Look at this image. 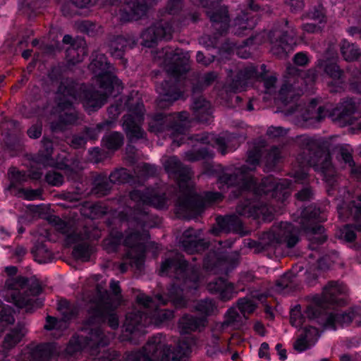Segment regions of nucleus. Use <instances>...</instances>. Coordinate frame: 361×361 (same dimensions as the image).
<instances>
[{"label":"nucleus","mask_w":361,"mask_h":361,"mask_svg":"<svg viewBox=\"0 0 361 361\" xmlns=\"http://www.w3.org/2000/svg\"><path fill=\"white\" fill-rule=\"evenodd\" d=\"M117 307H107L98 302L89 303V319L85 322L80 334L70 340L65 356L68 359L80 352H87L94 356L92 361H187L191 353L193 339L180 341L176 347L171 350L166 337L161 334L152 336L147 344L139 350L127 352L122 359L114 350L102 351L114 336L105 334L102 324L107 321L109 326L115 329L118 326V318L114 313Z\"/></svg>","instance_id":"obj_1"},{"label":"nucleus","mask_w":361,"mask_h":361,"mask_svg":"<svg viewBox=\"0 0 361 361\" xmlns=\"http://www.w3.org/2000/svg\"><path fill=\"white\" fill-rule=\"evenodd\" d=\"M171 204V199L154 189L147 188L144 191L134 190L128 197L118 200L119 207L114 215L121 221H126L128 230L123 235L118 231H111L103 240V247L108 252L117 250L122 243L126 248L123 262L120 270L126 272L129 267L140 271L142 269L147 248L153 249L155 255L159 250V244L148 242L149 228L156 227L161 223L157 216L149 214L148 207L152 206L158 209H166Z\"/></svg>","instance_id":"obj_2"},{"label":"nucleus","mask_w":361,"mask_h":361,"mask_svg":"<svg viewBox=\"0 0 361 361\" xmlns=\"http://www.w3.org/2000/svg\"><path fill=\"white\" fill-rule=\"evenodd\" d=\"M264 142H260L247 152V164L231 175L223 173L218 177V188L221 191L232 189V197L242 196L243 200L236 207L237 213L255 219L271 221L279 213L290 195L293 183L289 179H276L273 176L263 178L258 185L250 171L259 165Z\"/></svg>","instance_id":"obj_3"},{"label":"nucleus","mask_w":361,"mask_h":361,"mask_svg":"<svg viewBox=\"0 0 361 361\" xmlns=\"http://www.w3.org/2000/svg\"><path fill=\"white\" fill-rule=\"evenodd\" d=\"M348 288L338 281H331L323 288L321 295L315 294L307 298L305 309L302 312L301 305H297L290 310V322L296 328L304 327L299 338L294 343V348L302 352L317 341L320 334L317 328L306 325L308 320L317 323L325 329L335 330L337 326H343L353 321L361 325V308L356 307L348 312L336 309L346 302Z\"/></svg>","instance_id":"obj_4"},{"label":"nucleus","mask_w":361,"mask_h":361,"mask_svg":"<svg viewBox=\"0 0 361 361\" xmlns=\"http://www.w3.org/2000/svg\"><path fill=\"white\" fill-rule=\"evenodd\" d=\"M298 142L309 153L306 157L300 154L297 158L299 169L293 173L295 182L303 183L307 178L309 167H313L320 171L327 185L329 195H335L336 192L342 198V202L338 205L339 217L343 220L352 219L353 225L347 224L340 229L339 238L346 242H352L356 238L355 231H361V195L354 197L345 188H339L338 178L331 164V156L328 149V142L322 138H313L301 135Z\"/></svg>","instance_id":"obj_5"},{"label":"nucleus","mask_w":361,"mask_h":361,"mask_svg":"<svg viewBox=\"0 0 361 361\" xmlns=\"http://www.w3.org/2000/svg\"><path fill=\"white\" fill-rule=\"evenodd\" d=\"M88 68L94 74L92 84H79L71 78L61 79L50 113L69 110L73 101H79L87 110L95 111L104 105L109 96L122 91L123 83L104 54H96Z\"/></svg>","instance_id":"obj_6"},{"label":"nucleus","mask_w":361,"mask_h":361,"mask_svg":"<svg viewBox=\"0 0 361 361\" xmlns=\"http://www.w3.org/2000/svg\"><path fill=\"white\" fill-rule=\"evenodd\" d=\"M284 26L288 28L287 30L275 27L269 33L263 32L247 39L245 44L242 46L225 42L221 47H219L220 38L223 37V35L218 34H214V36L204 35L200 37V43L207 49L218 48L221 56H223L224 53L227 54L235 53L240 58L247 59L250 56L249 44H262L269 41L272 44L271 51L273 54H280L286 52L292 45L296 43L297 32L295 27L288 26L287 20L284 22Z\"/></svg>","instance_id":"obj_7"},{"label":"nucleus","mask_w":361,"mask_h":361,"mask_svg":"<svg viewBox=\"0 0 361 361\" xmlns=\"http://www.w3.org/2000/svg\"><path fill=\"white\" fill-rule=\"evenodd\" d=\"M164 58L162 66L166 73V78L157 83L156 90L159 94L157 105L165 107L182 98L185 92V74L189 70V58L180 49H163Z\"/></svg>","instance_id":"obj_8"},{"label":"nucleus","mask_w":361,"mask_h":361,"mask_svg":"<svg viewBox=\"0 0 361 361\" xmlns=\"http://www.w3.org/2000/svg\"><path fill=\"white\" fill-rule=\"evenodd\" d=\"M136 301L142 310L127 314L123 326L126 340L132 341L137 335L145 334L144 328L161 325L174 317L173 310L157 307L152 298L145 293L138 294Z\"/></svg>","instance_id":"obj_9"},{"label":"nucleus","mask_w":361,"mask_h":361,"mask_svg":"<svg viewBox=\"0 0 361 361\" xmlns=\"http://www.w3.org/2000/svg\"><path fill=\"white\" fill-rule=\"evenodd\" d=\"M299 228L290 223L280 222L264 232L259 241L251 239L245 240V245L255 252L269 250L279 252L283 247L292 248L298 242Z\"/></svg>","instance_id":"obj_10"},{"label":"nucleus","mask_w":361,"mask_h":361,"mask_svg":"<svg viewBox=\"0 0 361 361\" xmlns=\"http://www.w3.org/2000/svg\"><path fill=\"white\" fill-rule=\"evenodd\" d=\"M48 222L59 232L66 235L65 243L67 245L78 244L73 250V255L75 258L82 262L90 260L93 248L88 242L99 238L100 235L97 230L94 229L92 232H90L85 227L82 231H72L69 224L55 215L49 216Z\"/></svg>","instance_id":"obj_11"},{"label":"nucleus","mask_w":361,"mask_h":361,"mask_svg":"<svg viewBox=\"0 0 361 361\" xmlns=\"http://www.w3.org/2000/svg\"><path fill=\"white\" fill-rule=\"evenodd\" d=\"M27 280L20 277L6 280L4 288L0 291V296L6 301L13 303L19 308H25L26 312H32L42 305V301L35 297L39 295L42 288L39 285L32 286L29 293L21 295L27 284Z\"/></svg>","instance_id":"obj_12"},{"label":"nucleus","mask_w":361,"mask_h":361,"mask_svg":"<svg viewBox=\"0 0 361 361\" xmlns=\"http://www.w3.org/2000/svg\"><path fill=\"white\" fill-rule=\"evenodd\" d=\"M223 200L221 192H207L204 195L197 194L192 185L183 197H178L176 202V214L183 219H191L200 214L205 206L218 203Z\"/></svg>","instance_id":"obj_13"},{"label":"nucleus","mask_w":361,"mask_h":361,"mask_svg":"<svg viewBox=\"0 0 361 361\" xmlns=\"http://www.w3.org/2000/svg\"><path fill=\"white\" fill-rule=\"evenodd\" d=\"M192 271L189 270L187 274L188 283H183V279L178 280L173 284L168 290L167 294L157 293L155 298L160 305H166L168 302H171L176 307H185L188 305V296L189 293L194 295L192 291L196 290L202 283V281L199 275V267L191 266Z\"/></svg>","instance_id":"obj_14"},{"label":"nucleus","mask_w":361,"mask_h":361,"mask_svg":"<svg viewBox=\"0 0 361 361\" xmlns=\"http://www.w3.org/2000/svg\"><path fill=\"white\" fill-rule=\"evenodd\" d=\"M316 78L314 70L303 72L292 65L288 66L284 82L279 92V99L284 104L296 102L303 92L302 83L312 82Z\"/></svg>","instance_id":"obj_15"},{"label":"nucleus","mask_w":361,"mask_h":361,"mask_svg":"<svg viewBox=\"0 0 361 361\" xmlns=\"http://www.w3.org/2000/svg\"><path fill=\"white\" fill-rule=\"evenodd\" d=\"M326 216L315 205L305 207L300 216L295 220L300 224V229L303 231L310 241L312 249H314V243L322 244L326 239L324 227L320 223L326 220Z\"/></svg>","instance_id":"obj_16"},{"label":"nucleus","mask_w":361,"mask_h":361,"mask_svg":"<svg viewBox=\"0 0 361 361\" xmlns=\"http://www.w3.org/2000/svg\"><path fill=\"white\" fill-rule=\"evenodd\" d=\"M52 152L53 145L51 140L47 137H43L42 147L35 158V162L43 167L52 166L64 170L66 174L72 179L75 178L82 169L80 162L73 161L69 163L70 161L66 156L63 155V157L61 159V155H59L56 159H53L51 157Z\"/></svg>","instance_id":"obj_17"},{"label":"nucleus","mask_w":361,"mask_h":361,"mask_svg":"<svg viewBox=\"0 0 361 361\" xmlns=\"http://www.w3.org/2000/svg\"><path fill=\"white\" fill-rule=\"evenodd\" d=\"M149 1V3H147L146 0H129L120 9L119 19L123 22H127L141 18L147 13L149 6L159 0ZM182 1L183 0H169L166 6V12L172 16L178 14L182 7ZM172 18H174V16H172Z\"/></svg>","instance_id":"obj_18"},{"label":"nucleus","mask_w":361,"mask_h":361,"mask_svg":"<svg viewBox=\"0 0 361 361\" xmlns=\"http://www.w3.org/2000/svg\"><path fill=\"white\" fill-rule=\"evenodd\" d=\"M8 176L10 180L8 189L15 195L27 200L40 199L42 194L41 189L32 190L23 188V183L29 179L39 180L41 178L42 171L40 167L37 168V170H30L29 173L12 167L8 170Z\"/></svg>","instance_id":"obj_19"},{"label":"nucleus","mask_w":361,"mask_h":361,"mask_svg":"<svg viewBox=\"0 0 361 361\" xmlns=\"http://www.w3.org/2000/svg\"><path fill=\"white\" fill-rule=\"evenodd\" d=\"M180 116L178 122L166 126L163 123L169 120L166 114H155L154 121L149 125V130L154 133H160L167 130L173 140V143L179 147L185 141L189 128L194 126V121H187L183 119V114Z\"/></svg>","instance_id":"obj_20"},{"label":"nucleus","mask_w":361,"mask_h":361,"mask_svg":"<svg viewBox=\"0 0 361 361\" xmlns=\"http://www.w3.org/2000/svg\"><path fill=\"white\" fill-rule=\"evenodd\" d=\"M325 59L324 61L319 60V64L324 67V72L332 79L329 83L331 91L340 92L344 88L345 79L343 71L337 64V49L334 42H331L327 48Z\"/></svg>","instance_id":"obj_21"},{"label":"nucleus","mask_w":361,"mask_h":361,"mask_svg":"<svg viewBox=\"0 0 361 361\" xmlns=\"http://www.w3.org/2000/svg\"><path fill=\"white\" fill-rule=\"evenodd\" d=\"M163 165L169 176L174 179L178 185L179 194L178 197H183L188 188L192 185L190 181L191 169L183 166L176 156L166 158L163 161Z\"/></svg>","instance_id":"obj_22"},{"label":"nucleus","mask_w":361,"mask_h":361,"mask_svg":"<svg viewBox=\"0 0 361 361\" xmlns=\"http://www.w3.org/2000/svg\"><path fill=\"white\" fill-rule=\"evenodd\" d=\"M197 1L198 6L206 9L212 26L216 31L214 34L222 35L226 33L228 29V11L226 7L220 5L221 0Z\"/></svg>","instance_id":"obj_23"},{"label":"nucleus","mask_w":361,"mask_h":361,"mask_svg":"<svg viewBox=\"0 0 361 361\" xmlns=\"http://www.w3.org/2000/svg\"><path fill=\"white\" fill-rule=\"evenodd\" d=\"M259 0H247V8H241L233 20L232 32L236 35H245L247 31L252 30L258 21L256 12L259 11L257 4Z\"/></svg>","instance_id":"obj_24"},{"label":"nucleus","mask_w":361,"mask_h":361,"mask_svg":"<svg viewBox=\"0 0 361 361\" xmlns=\"http://www.w3.org/2000/svg\"><path fill=\"white\" fill-rule=\"evenodd\" d=\"M59 353V347L55 343H31L21 350L17 361H49Z\"/></svg>","instance_id":"obj_25"},{"label":"nucleus","mask_w":361,"mask_h":361,"mask_svg":"<svg viewBox=\"0 0 361 361\" xmlns=\"http://www.w3.org/2000/svg\"><path fill=\"white\" fill-rule=\"evenodd\" d=\"M192 265L184 259L183 256L178 252H173L166 259L161 265L159 274L161 276H169L176 279V282L183 279L184 283H187V274L189 270L192 273L195 270L190 269Z\"/></svg>","instance_id":"obj_26"},{"label":"nucleus","mask_w":361,"mask_h":361,"mask_svg":"<svg viewBox=\"0 0 361 361\" xmlns=\"http://www.w3.org/2000/svg\"><path fill=\"white\" fill-rule=\"evenodd\" d=\"M259 78L261 76L258 74L255 66H245L239 68L235 75H233L232 71L228 72L226 87L232 92L243 91Z\"/></svg>","instance_id":"obj_27"},{"label":"nucleus","mask_w":361,"mask_h":361,"mask_svg":"<svg viewBox=\"0 0 361 361\" xmlns=\"http://www.w3.org/2000/svg\"><path fill=\"white\" fill-rule=\"evenodd\" d=\"M238 262V255L233 257L221 252H209L204 257L203 266L207 271H213L214 274H227Z\"/></svg>","instance_id":"obj_28"},{"label":"nucleus","mask_w":361,"mask_h":361,"mask_svg":"<svg viewBox=\"0 0 361 361\" xmlns=\"http://www.w3.org/2000/svg\"><path fill=\"white\" fill-rule=\"evenodd\" d=\"M195 139L213 147H216L222 154L234 151L240 145V142L244 140L242 137L227 133L223 136H216L212 133L197 135Z\"/></svg>","instance_id":"obj_29"},{"label":"nucleus","mask_w":361,"mask_h":361,"mask_svg":"<svg viewBox=\"0 0 361 361\" xmlns=\"http://www.w3.org/2000/svg\"><path fill=\"white\" fill-rule=\"evenodd\" d=\"M173 23V21L169 22V20H161L147 28L142 34V44L147 47H152L158 40L170 39L176 29Z\"/></svg>","instance_id":"obj_30"},{"label":"nucleus","mask_w":361,"mask_h":361,"mask_svg":"<svg viewBox=\"0 0 361 361\" xmlns=\"http://www.w3.org/2000/svg\"><path fill=\"white\" fill-rule=\"evenodd\" d=\"M58 310L63 317L58 320L55 317L48 316L46 319L44 329L59 331L57 336H61V332L68 328V321L73 318L78 313L77 309L66 300H60L58 303Z\"/></svg>","instance_id":"obj_31"},{"label":"nucleus","mask_w":361,"mask_h":361,"mask_svg":"<svg viewBox=\"0 0 361 361\" xmlns=\"http://www.w3.org/2000/svg\"><path fill=\"white\" fill-rule=\"evenodd\" d=\"M110 289L111 294L106 290L102 289L100 287H97V293L95 296L92 298L90 302H98L99 305L104 304L107 307H118L122 302V295L121 294V288L119 282L111 280L110 283Z\"/></svg>","instance_id":"obj_32"},{"label":"nucleus","mask_w":361,"mask_h":361,"mask_svg":"<svg viewBox=\"0 0 361 361\" xmlns=\"http://www.w3.org/2000/svg\"><path fill=\"white\" fill-rule=\"evenodd\" d=\"M144 110L140 94L137 92H132L129 96L121 97L111 105L109 113H143Z\"/></svg>","instance_id":"obj_33"},{"label":"nucleus","mask_w":361,"mask_h":361,"mask_svg":"<svg viewBox=\"0 0 361 361\" xmlns=\"http://www.w3.org/2000/svg\"><path fill=\"white\" fill-rule=\"evenodd\" d=\"M216 226H214L210 231L215 235H218L221 232H233L241 235L247 233L244 231L241 220L235 214L227 215L224 217L218 216L216 219Z\"/></svg>","instance_id":"obj_34"},{"label":"nucleus","mask_w":361,"mask_h":361,"mask_svg":"<svg viewBox=\"0 0 361 361\" xmlns=\"http://www.w3.org/2000/svg\"><path fill=\"white\" fill-rule=\"evenodd\" d=\"M310 114H300L303 123L301 125L303 128H314L317 124L321 122L326 116H328L332 121L336 123L341 127L351 126L354 124L355 121L357 119L353 116V114H317L314 118H308L307 116Z\"/></svg>","instance_id":"obj_35"},{"label":"nucleus","mask_w":361,"mask_h":361,"mask_svg":"<svg viewBox=\"0 0 361 361\" xmlns=\"http://www.w3.org/2000/svg\"><path fill=\"white\" fill-rule=\"evenodd\" d=\"M200 231L197 232L193 228L187 229L180 239V247L189 254L204 251L208 247V244L200 239Z\"/></svg>","instance_id":"obj_36"},{"label":"nucleus","mask_w":361,"mask_h":361,"mask_svg":"<svg viewBox=\"0 0 361 361\" xmlns=\"http://www.w3.org/2000/svg\"><path fill=\"white\" fill-rule=\"evenodd\" d=\"M123 128L130 141L144 137L145 133L142 128L143 114H125Z\"/></svg>","instance_id":"obj_37"},{"label":"nucleus","mask_w":361,"mask_h":361,"mask_svg":"<svg viewBox=\"0 0 361 361\" xmlns=\"http://www.w3.org/2000/svg\"><path fill=\"white\" fill-rule=\"evenodd\" d=\"M207 288L210 293L218 295L219 299L224 302L231 300L238 294L234 283L221 278L209 282Z\"/></svg>","instance_id":"obj_38"},{"label":"nucleus","mask_w":361,"mask_h":361,"mask_svg":"<svg viewBox=\"0 0 361 361\" xmlns=\"http://www.w3.org/2000/svg\"><path fill=\"white\" fill-rule=\"evenodd\" d=\"M207 323V320L205 317H197L185 314L179 319L178 329L182 334H186L196 331H202Z\"/></svg>","instance_id":"obj_39"},{"label":"nucleus","mask_w":361,"mask_h":361,"mask_svg":"<svg viewBox=\"0 0 361 361\" xmlns=\"http://www.w3.org/2000/svg\"><path fill=\"white\" fill-rule=\"evenodd\" d=\"M87 55L85 41L82 38L74 39L73 44L66 50V59L70 64L81 62Z\"/></svg>","instance_id":"obj_40"},{"label":"nucleus","mask_w":361,"mask_h":361,"mask_svg":"<svg viewBox=\"0 0 361 361\" xmlns=\"http://www.w3.org/2000/svg\"><path fill=\"white\" fill-rule=\"evenodd\" d=\"M266 298L267 296L264 294L254 292L252 293L251 298H240L237 302L238 308L241 314L245 317L246 314H250L255 310L257 305V300L263 303Z\"/></svg>","instance_id":"obj_41"},{"label":"nucleus","mask_w":361,"mask_h":361,"mask_svg":"<svg viewBox=\"0 0 361 361\" xmlns=\"http://www.w3.org/2000/svg\"><path fill=\"white\" fill-rule=\"evenodd\" d=\"M81 214L89 219H97L100 216L109 212V209L104 203H92L86 202L83 203L80 209Z\"/></svg>","instance_id":"obj_42"},{"label":"nucleus","mask_w":361,"mask_h":361,"mask_svg":"<svg viewBox=\"0 0 361 361\" xmlns=\"http://www.w3.org/2000/svg\"><path fill=\"white\" fill-rule=\"evenodd\" d=\"M133 42L130 38L123 36H117L114 37L110 42V52L112 56L117 59H123L125 51L131 47Z\"/></svg>","instance_id":"obj_43"},{"label":"nucleus","mask_w":361,"mask_h":361,"mask_svg":"<svg viewBox=\"0 0 361 361\" xmlns=\"http://www.w3.org/2000/svg\"><path fill=\"white\" fill-rule=\"evenodd\" d=\"M336 148L339 150L342 159L345 163L351 166V173L357 179L361 180V166H355L353 159L351 149L348 146L338 145Z\"/></svg>","instance_id":"obj_44"},{"label":"nucleus","mask_w":361,"mask_h":361,"mask_svg":"<svg viewBox=\"0 0 361 361\" xmlns=\"http://www.w3.org/2000/svg\"><path fill=\"white\" fill-rule=\"evenodd\" d=\"M78 114H60L59 120L56 122L51 123V128L52 131H63L69 128L71 125L78 124Z\"/></svg>","instance_id":"obj_45"},{"label":"nucleus","mask_w":361,"mask_h":361,"mask_svg":"<svg viewBox=\"0 0 361 361\" xmlns=\"http://www.w3.org/2000/svg\"><path fill=\"white\" fill-rule=\"evenodd\" d=\"M340 50L343 59L347 61L356 60L361 54L360 49L354 44L343 39L340 44Z\"/></svg>","instance_id":"obj_46"},{"label":"nucleus","mask_w":361,"mask_h":361,"mask_svg":"<svg viewBox=\"0 0 361 361\" xmlns=\"http://www.w3.org/2000/svg\"><path fill=\"white\" fill-rule=\"evenodd\" d=\"M25 333L26 331L23 327L13 329L4 338L3 343L4 348L8 350L16 346L22 340Z\"/></svg>","instance_id":"obj_47"},{"label":"nucleus","mask_w":361,"mask_h":361,"mask_svg":"<svg viewBox=\"0 0 361 361\" xmlns=\"http://www.w3.org/2000/svg\"><path fill=\"white\" fill-rule=\"evenodd\" d=\"M103 145L109 150L116 151L123 144V136L121 133L114 132L102 138Z\"/></svg>","instance_id":"obj_48"},{"label":"nucleus","mask_w":361,"mask_h":361,"mask_svg":"<svg viewBox=\"0 0 361 361\" xmlns=\"http://www.w3.org/2000/svg\"><path fill=\"white\" fill-rule=\"evenodd\" d=\"M113 122L105 121L98 123L94 128H86L85 129V138L87 140H97L99 134L104 130L111 128Z\"/></svg>","instance_id":"obj_49"},{"label":"nucleus","mask_w":361,"mask_h":361,"mask_svg":"<svg viewBox=\"0 0 361 361\" xmlns=\"http://www.w3.org/2000/svg\"><path fill=\"white\" fill-rule=\"evenodd\" d=\"M195 310L206 317L209 316L215 312L216 310V305L215 302L209 298L201 300L198 301L195 305Z\"/></svg>","instance_id":"obj_50"},{"label":"nucleus","mask_w":361,"mask_h":361,"mask_svg":"<svg viewBox=\"0 0 361 361\" xmlns=\"http://www.w3.org/2000/svg\"><path fill=\"white\" fill-rule=\"evenodd\" d=\"M109 180L114 183H125L132 184L133 182V176L126 169H120L113 171L109 176Z\"/></svg>","instance_id":"obj_51"},{"label":"nucleus","mask_w":361,"mask_h":361,"mask_svg":"<svg viewBox=\"0 0 361 361\" xmlns=\"http://www.w3.org/2000/svg\"><path fill=\"white\" fill-rule=\"evenodd\" d=\"M214 156L212 150L207 147L200 148L198 150H190L185 154V159L189 161H196L200 159H210Z\"/></svg>","instance_id":"obj_52"},{"label":"nucleus","mask_w":361,"mask_h":361,"mask_svg":"<svg viewBox=\"0 0 361 361\" xmlns=\"http://www.w3.org/2000/svg\"><path fill=\"white\" fill-rule=\"evenodd\" d=\"M95 185L92 192L98 196L106 195L111 189L110 183L106 179V175H99L95 179Z\"/></svg>","instance_id":"obj_53"},{"label":"nucleus","mask_w":361,"mask_h":361,"mask_svg":"<svg viewBox=\"0 0 361 361\" xmlns=\"http://www.w3.org/2000/svg\"><path fill=\"white\" fill-rule=\"evenodd\" d=\"M2 135L6 138L16 139L18 130V123L11 120H5L0 123Z\"/></svg>","instance_id":"obj_54"},{"label":"nucleus","mask_w":361,"mask_h":361,"mask_svg":"<svg viewBox=\"0 0 361 361\" xmlns=\"http://www.w3.org/2000/svg\"><path fill=\"white\" fill-rule=\"evenodd\" d=\"M318 105L317 113H331L329 109L326 108L325 106L320 105V99H312L310 100L305 109L302 107L301 104L297 105L294 111L302 112L304 111L303 113H312Z\"/></svg>","instance_id":"obj_55"},{"label":"nucleus","mask_w":361,"mask_h":361,"mask_svg":"<svg viewBox=\"0 0 361 361\" xmlns=\"http://www.w3.org/2000/svg\"><path fill=\"white\" fill-rule=\"evenodd\" d=\"M282 159L281 150L279 147H273L266 154L264 161L268 170L272 169Z\"/></svg>","instance_id":"obj_56"},{"label":"nucleus","mask_w":361,"mask_h":361,"mask_svg":"<svg viewBox=\"0 0 361 361\" xmlns=\"http://www.w3.org/2000/svg\"><path fill=\"white\" fill-rule=\"evenodd\" d=\"M357 102L353 98H346L341 101L335 108L337 113H355L357 111Z\"/></svg>","instance_id":"obj_57"},{"label":"nucleus","mask_w":361,"mask_h":361,"mask_svg":"<svg viewBox=\"0 0 361 361\" xmlns=\"http://www.w3.org/2000/svg\"><path fill=\"white\" fill-rule=\"evenodd\" d=\"M295 276L292 272H287L276 281V287L279 290L285 288H291L294 283Z\"/></svg>","instance_id":"obj_58"},{"label":"nucleus","mask_w":361,"mask_h":361,"mask_svg":"<svg viewBox=\"0 0 361 361\" xmlns=\"http://www.w3.org/2000/svg\"><path fill=\"white\" fill-rule=\"evenodd\" d=\"M45 180L49 185L59 187L63 183V176L56 171H49L45 176Z\"/></svg>","instance_id":"obj_59"},{"label":"nucleus","mask_w":361,"mask_h":361,"mask_svg":"<svg viewBox=\"0 0 361 361\" xmlns=\"http://www.w3.org/2000/svg\"><path fill=\"white\" fill-rule=\"evenodd\" d=\"M14 317L13 315V310L10 306H5L2 307L0 312V324L1 326L5 324H11L14 322Z\"/></svg>","instance_id":"obj_60"},{"label":"nucleus","mask_w":361,"mask_h":361,"mask_svg":"<svg viewBox=\"0 0 361 361\" xmlns=\"http://www.w3.org/2000/svg\"><path fill=\"white\" fill-rule=\"evenodd\" d=\"M210 106V102L202 97L195 98L192 104L193 109L200 111L199 113H205L204 111L209 110Z\"/></svg>","instance_id":"obj_61"},{"label":"nucleus","mask_w":361,"mask_h":361,"mask_svg":"<svg viewBox=\"0 0 361 361\" xmlns=\"http://www.w3.org/2000/svg\"><path fill=\"white\" fill-rule=\"evenodd\" d=\"M307 17L309 18L318 20L319 23L324 22L325 16L323 6L320 4L315 6L313 10L308 12Z\"/></svg>","instance_id":"obj_62"},{"label":"nucleus","mask_w":361,"mask_h":361,"mask_svg":"<svg viewBox=\"0 0 361 361\" xmlns=\"http://www.w3.org/2000/svg\"><path fill=\"white\" fill-rule=\"evenodd\" d=\"M104 152L99 147H94L89 150V161L93 163H99L104 159Z\"/></svg>","instance_id":"obj_63"},{"label":"nucleus","mask_w":361,"mask_h":361,"mask_svg":"<svg viewBox=\"0 0 361 361\" xmlns=\"http://www.w3.org/2000/svg\"><path fill=\"white\" fill-rule=\"evenodd\" d=\"M240 316L235 307L228 310L226 314L225 322L229 325L239 321Z\"/></svg>","instance_id":"obj_64"}]
</instances>
